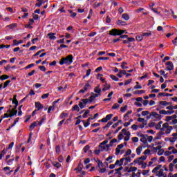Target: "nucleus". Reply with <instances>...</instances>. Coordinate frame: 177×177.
I'll use <instances>...</instances> for the list:
<instances>
[{"mask_svg": "<svg viewBox=\"0 0 177 177\" xmlns=\"http://www.w3.org/2000/svg\"><path fill=\"white\" fill-rule=\"evenodd\" d=\"M15 161V158H11L6 161V163L8 165H12L13 164V162Z\"/></svg>", "mask_w": 177, "mask_h": 177, "instance_id": "38", "label": "nucleus"}, {"mask_svg": "<svg viewBox=\"0 0 177 177\" xmlns=\"http://www.w3.org/2000/svg\"><path fill=\"white\" fill-rule=\"evenodd\" d=\"M131 140L133 142V143H138V142H139V138L138 137H133Z\"/></svg>", "mask_w": 177, "mask_h": 177, "instance_id": "49", "label": "nucleus"}, {"mask_svg": "<svg viewBox=\"0 0 177 177\" xmlns=\"http://www.w3.org/2000/svg\"><path fill=\"white\" fill-rule=\"evenodd\" d=\"M127 109H128V106L125 105L124 107L120 108V111L122 113H125V111H127Z\"/></svg>", "mask_w": 177, "mask_h": 177, "instance_id": "46", "label": "nucleus"}, {"mask_svg": "<svg viewBox=\"0 0 177 177\" xmlns=\"http://www.w3.org/2000/svg\"><path fill=\"white\" fill-rule=\"evenodd\" d=\"M81 110V108L77 104H75L72 108V111H77V113H80V111Z\"/></svg>", "mask_w": 177, "mask_h": 177, "instance_id": "14", "label": "nucleus"}, {"mask_svg": "<svg viewBox=\"0 0 177 177\" xmlns=\"http://www.w3.org/2000/svg\"><path fill=\"white\" fill-rule=\"evenodd\" d=\"M47 97H49V93L43 94L41 96V99H47Z\"/></svg>", "mask_w": 177, "mask_h": 177, "instance_id": "60", "label": "nucleus"}, {"mask_svg": "<svg viewBox=\"0 0 177 177\" xmlns=\"http://www.w3.org/2000/svg\"><path fill=\"white\" fill-rule=\"evenodd\" d=\"M133 162L138 163V165H143L144 162L142 161H140L139 159H135L133 160Z\"/></svg>", "mask_w": 177, "mask_h": 177, "instance_id": "43", "label": "nucleus"}, {"mask_svg": "<svg viewBox=\"0 0 177 177\" xmlns=\"http://www.w3.org/2000/svg\"><path fill=\"white\" fill-rule=\"evenodd\" d=\"M162 121H160L158 124L155 127L156 129H161V124H162Z\"/></svg>", "mask_w": 177, "mask_h": 177, "instance_id": "35", "label": "nucleus"}, {"mask_svg": "<svg viewBox=\"0 0 177 177\" xmlns=\"http://www.w3.org/2000/svg\"><path fill=\"white\" fill-rule=\"evenodd\" d=\"M118 140H122V139H124V135L122 134V133H120L118 136Z\"/></svg>", "mask_w": 177, "mask_h": 177, "instance_id": "55", "label": "nucleus"}, {"mask_svg": "<svg viewBox=\"0 0 177 177\" xmlns=\"http://www.w3.org/2000/svg\"><path fill=\"white\" fill-rule=\"evenodd\" d=\"M89 149H91V147L89 145H86L83 148V151H84V153H88V150H89Z\"/></svg>", "mask_w": 177, "mask_h": 177, "instance_id": "42", "label": "nucleus"}, {"mask_svg": "<svg viewBox=\"0 0 177 177\" xmlns=\"http://www.w3.org/2000/svg\"><path fill=\"white\" fill-rule=\"evenodd\" d=\"M122 74H123V75H125V74H127V71H125V70H120L119 71V73H118L116 75L119 78H122Z\"/></svg>", "mask_w": 177, "mask_h": 177, "instance_id": "12", "label": "nucleus"}, {"mask_svg": "<svg viewBox=\"0 0 177 177\" xmlns=\"http://www.w3.org/2000/svg\"><path fill=\"white\" fill-rule=\"evenodd\" d=\"M172 129H174V128L172 127V126H170L169 127H168V128L166 129V133H167V135L171 133V131H172Z\"/></svg>", "mask_w": 177, "mask_h": 177, "instance_id": "37", "label": "nucleus"}, {"mask_svg": "<svg viewBox=\"0 0 177 177\" xmlns=\"http://www.w3.org/2000/svg\"><path fill=\"white\" fill-rule=\"evenodd\" d=\"M13 146H15V142H12L8 145V147H7L6 149H7V151H8V150H9L10 149H12V147H13Z\"/></svg>", "mask_w": 177, "mask_h": 177, "instance_id": "54", "label": "nucleus"}, {"mask_svg": "<svg viewBox=\"0 0 177 177\" xmlns=\"http://www.w3.org/2000/svg\"><path fill=\"white\" fill-rule=\"evenodd\" d=\"M62 150L60 149V145H57L55 147V152L57 153V154H60Z\"/></svg>", "mask_w": 177, "mask_h": 177, "instance_id": "31", "label": "nucleus"}, {"mask_svg": "<svg viewBox=\"0 0 177 177\" xmlns=\"http://www.w3.org/2000/svg\"><path fill=\"white\" fill-rule=\"evenodd\" d=\"M169 169L170 172L174 171V164L173 163H170L169 165Z\"/></svg>", "mask_w": 177, "mask_h": 177, "instance_id": "48", "label": "nucleus"}, {"mask_svg": "<svg viewBox=\"0 0 177 177\" xmlns=\"http://www.w3.org/2000/svg\"><path fill=\"white\" fill-rule=\"evenodd\" d=\"M112 124H113V121L108 122V123L103 127V129H107V128H110Z\"/></svg>", "mask_w": 177, "mask_h": 177, "instance_id": "24", "label": "nucleus"}, {"mask_svg": "<svg viewBox=\"0 0 177 177\" xmlns=\"http://www.w3.org/2000/svg\"><path fill=\"white\" fill-rule=\"evenodd\" d=\"M109 59H110V57H100L99 58L97 59V60H109Z\"/></svg>", "mask_w": 177, "mask_h": 177, "instance_id": "53", "label": "nucleus"}, {"mask_svg": "<svg viewBox=\"0 0 177 177\" xmlns=\"http://www.w3.org/2000/svg\"><path fill=\"white\" fill-rule=\"evenodd\" d=\"M162 154H164V149H160L158 151V156H162Z\"/></svg>", "mask_w": 177, "mask_h": 177, "instance_id": "63", "label": "nucleus"}, {"mask_svg": "<svg viewBox=\"0 0 177 177\" xmlns=\"http://www.w3.org/2000/svg\"><path fill=\"white\" fill-rule=\"evenodd\" d=\"M141 114H142V115H143L145 117L146 115H149V114H150V111H143Z\"/></svg>", "mask_w": 177, "mask_h": 177, "instance_id": "47", "label": "nucleus"}, {"mask_svg": "<svg viewBox=\"0 0 177 177\" xmlns=\"http://www.w3.org/2000/svg\"><path fill=\"white\" fill-rule=\"evenodd\" d=\"M127 64H128V63H127V62H122L121 68H122V70H127V69L129 68V67L126 66Z\"/></svg>", "mask_w": 177, "mask_h": 177, "instance_id": "22", "label": "nucleus"}, {"mask_svg": "<svg viewBox=\"0 0 177 177\" xmlns=\"http://www.w3.org/2000/svg\"><path fill=\"white\" fill-rule=\"evenodd\" d=\"M122 19H124L126 21L129 20V15L127 13H124L122 15Z\"/></svg>", "mask_w": 177, "mask_h": 177, "instance_id": "26", "label": "nucleus"}, {"mask_svg": "<svg viewBox=\"0 0 177 177\" xmlns=\"http://www.w3.org/2000/svg\"><path fill=\"white\" fill-rule=\"evenodd\" d=\"M55 110V105H53V106H50L48 109V113H50L51 111H53Z\"/></svg>", "mask_w": 177, "mask_h": 177, "instance_id": "36", "label": "nucleus"}, {"mask_svg": "<svg viewBox=\"0 0 177 177\" xmlns=\"http://www.w3.org/2000/svg\"><path fill=\"white\" fill-rule=\"evenodd\" d=\"M142 37H151V32H143Z\"/></svg>", "mask_w": 177, "mask_h": 177, "instance_id": "40", "label": "nucleus"}, {"mask_svg": "<svg viewBox=\"0 0 177 177\" xmlns=\"http://www.w3.org/2000/svg\"><path fill=\"white\" fill-rule=\"evenodd\" d=\"M10 82V80L6 81L3 88L5 89V88H6V86H8L9 85Z\"/></svg>", "mask_w": 177, "mask_h": 177, "instance_id": "59", "label": "nucleus"}, {"mask_svg": "<svg viewBox=\"0 0 177 177\" xmlns=\"http://www.w3.org/2000/svg\"><path fill=\"white\" fill-rule=\"evenodd\" d=\"M136 40L138 41V42H140L143 41V36L142 35H138L136 37Z\"/></svg>", "mask_w": 177, "mask_h": 177, "instance_id": "25", "label": "nucleus"}, {"mask_svg": "<svg viewBox=\"0 0 177 177\" xmlns=\"http://www.w3.org/2000/svg\"><path fill=\"white\" fill-rule=\"evenodd\" d=\"M110 88H111V85L108 84V85L106 86V87H104V88L102 89V92H104V91H109V89H110Z\"/></svg>", "mask_w": 177, "mask_h": 177, "instance_id": "45", "label": "nucleus"}, {"mask_svg": "<svg viewBox=\"0 0 177 177\" xmlns=\"http://www.w3.org/2000/svg\"><path fill=\"white\" fill-rule=\"evenodd\" d=\"M118 29H112L109 31V35H113V37H117L118 35Z\"/></svg>", "mask_w": 177, "mask_h": 177, "instance_id": "7", "label": "nucleus"}, {"mask_svg": "<svg viewBox=\"0 0 177 177\" xmlns=\"http://www.w3.org/2000/svg\"><path fill=\"white\" fill-rule=\"evenodd\" d=\"M73 59L74 57H73V55H69L66 56V57H62L61 60L59 61L60 66H63L64 64H66L67 66H70L71 63H73Z\"/></svg>", "mask_w": 177, "mask_h": 177, "instance_id": "2", "label": "nucleus"}, {"mask_svg": "<svg viewBox=\"0 0 177 177\" xmlns=\"http://www.w3.org/2000/svg\"><path fill=\"white\" fill-rule=\"evenodd\" d=\"M162 135H165V133H164L162 131H160L159 133H158L157 136L153 139V140H157L161 139Z\"/></svg>", "mask_w": 177, "mask_h": 177, "instance_id": "13", "label": "nucleus"}, {"mask_svg": "<svg viewBox=\"0 0 177 177\" xmlns=\"http://www.w3.org/2000/svg\"><path fill=\"white\" fill-rule=\"evenodd\" d=\"M119 107H120V104H118V103H115L112 106V110H115V109H118Z\"/></svg>", "mask_w": 177, "mask_h": 177, "instance_id": "50", "label": "nucleus"}, {"mask_svg": "<svg viewBox=\"0 0 177 177\" xmlns=\"http://www.w3.org/2000/svg\"><path fill=\"white\" fill-rule=\"evenodd\" d=\"M89 113H91V111L86 110L84 112V113L82 115V118H86V117H88V114H89Z\"/></svg>", "mask_w": 177, "mask_h": 177, "instance_id": "34", "label": "nucleus"}, {"mask_svg": "<svg viewBox=\"0 0 177 177\" xmlns=\"http://www.w3.org/2000/svg\"><path fill=\"white\" fill-rule=\"evenodd\" d=\"M122 132L125 136V137H124V142H128L129 140V139H131V132L127 131L126 129H123L122 130Z\"/></svg>", "mask_w": 177, "mask_h": 177, "instance_id": "4", "label": "nucleus"}, {"mask_svg": "<svg viewBox=\"0 0 177 177\" xmlns=\"http://www.w3.org/2000/svg\"><path fill=\"white\" fill-rule=\"evenodd\" d=\"M132 153V151L131 149H128L124 154V157H127V156H131V153Z\"/></svg>", "mask_w": 177, "mask_h": 177, "instance_id": "57", "label": "nucleus"}, {"mask_svg": "<svg viewBox=\"0 0 177 177\" xmlns=\"http://www.w3.org/2000/svg\"><path fill=\"white\" fill-rule=\"evenodd\" d=\"M88 125H91V119H87L86 122L84 123V128H88Z\"/></svg>", "mask_w": 177, "mask_h": 177, "instance_id": "30", "label": "nucleus"}, {"mask_svg": "<svg viewBox=\"0 0 177 177\" xmlns=\"http://www.w3.org/2000/svg\"><path fill=\"white\" fill-rule=\"evenodd\" d=\"M68 12L71 14V17H72L73 19H74V17L77 16V12H73L71 10H68Z\"/></svg>", "mask_w": 177, "mask_h": 177, "instance_id": "28", "label": "nucleus"}, {"mask_svg": "<svg viewBox=\"0 0 177 177\" xmlns=\"http://www.w3.org/2000/svg\"><path fill=\"white\" fill-rule=\"evenodd\" d=\"M55 35H56V33L49 32L48 34V38H50V39H53V40L56 39V36H55Z\"/></svg>", "mask_w": 177, "mask_h": 177, "instance_id": "15", "label": "nucleus"}, {"mask_svg": "<svg viewBox=\"0 0 177 177\" xmlns=\"http://www.w3.org/2000/svg\"><path fill=\"white\" fill-rule=\"evenodd\" d=\"M147 159V156H142L141 157L137 158V160H142L143 161H145V160Z\"/></svg>", "mask_w": 177, "mask_h": 177, "instance_id": "58", "label": "nucleus"}, {"mask_svg": "<svg viewBox=\"0 0 177 177\" xmlns=\"http://www.w3.org/2000/svg\"><path fill=\"white\" fill-rule=\"evenodd\" d=\"M157 176L158 177L164 176V169H160L159 171V174H157Z\"/></svg>", "mask_w": 177, "mask_h": 177, "instance_id": "39", "label": "nucleus"}, {"mask_svg": "<svg viewBox=\"0 0 177 177\" xmlns=\"http://www.w3.org/2000/svg\"><path fill=\"white\" fill-rule=\"evenodd\" d=\"M135 41V38L133 37H127V41L129 42H133Z\"/></svg>", "mask_w": 177, "mask_h": 177, "instance_id": "61", "label": "nucleus"}, {"mask_svg": "<svg viewBox=\"0 0 177 177\" xmlns=\"http://www.w3.org/2000/svg\"><path fill=\"white\" fill-rule=\"evenodd\" d=\"M34 66H35V64H30L24 68V70H28V68H31V67H34Z\"/></svg>", "mask_w": 177, "mask_h": 177, "instance_id": "44", "label": "nucleus"}, {"mask_svg": "<svg viewBox=\"0 0 177 177\" xmlns=\"http://www.w3.org/2000/svg\"><path fill=\"white\" fill-rule=\"evenodd\" d=\"M161 167H162V165H158L156 167H155L153 170H152V173L155 174V172H157V171H158V169H160L161 168Z\"/></svg>", "mask_w": 177, "mask_h": 177, "instance_id": "29", "label": "nucleus"}, {"mask_svg": "<svg viewBox=\"0 0 177 177\" xmlns=\"http://www.w3.org/2000/svg\"><path fill=\"white\" fill-rule=\"evenodd\" d=\"M89 82H91V80L88 81V83H86L85 84V86H84V90L86 92V91H88V88H91V84H89Z\"/></svg>", "mask_w": 177, "mask_h": 177, "instance_id": "23", "label": "nucleus"}, {"mask_svg": "<svg viewBox=\"0 0 177 177\" xmlns=\"http://www.w3.org/2000/svg\"><path fill=\"white\" fill-rule=\"evenodd\" d=\"M105 118H106V120L108 121H110V120H111V118H113V114H108V115H106Z\"/></svg>", "mask_w": 177, "mask_h": 177, "instance_id": "51", "label": "nucleus"}, {"mask_svg": "<svg viewBox=\"0 0 177 177\" xmlns=\"http://www.w3.org/2000/svg\"><path fill=\"white\" fill-rule=\"evenodd\" d=\"M39 70H41V71H44V72L46 71V68H45L44 66H39Z\"/></svg>", "mask_w": 177, "mask_h": 177, "instance_id": "62", "label": "nucleus"}, {"mask_svg": "<svg viewBox=\"0 0 177 177\" xmlns=\"http://www.w3.org/2000/svg\"><path fill=\"white\" fill-rule=\"evenodd\" d=\"M141 139L140 140L142 143L144 145H147V138L145 137V134H141L140 136Z\"/></svg>", "mask_w": 177, "mask_h": 177, "instance_id": "9", "label": "nucleus"}, {"mask_svg": "<svg viewBox=\"0 0 177 177\" xmlns=\"http://www.w3.org/2000/svg\"><path fill=\"white\" fill-rule=\"evenodd\" d=\"M7 27L9 28H15V27H17V24H11L10 25H8Z\"/></svg>", "mask_w": 177, "mask_h": 177, "instance_id": "41", "label": "nucleus"}, {"mask_svg": "<svg viewBox=\"0 0 177 177\" xmlns=\"http://www.w3.org/2000/svg\"><path fill=\"white\" fill-rule=\"evenodd\" d=\"M44 50H45V49H41V50L37 51L35 55H33V57L39 56V55H41V53H42V52H44Z\"/></svg>", "mask_w": 177, "mask_h": 177, "instance_id": "32", "label": "nucleus"}, {"mask_svg": "<svg viewBox=\"0 0 177 177\" xmlns=\"http://www.w3.org/2000/svg\"><path fill=\"white\" fill-rule=\"evenodd\" d=\"M174 107H175V106L169 105V106L166 107V110H169V111L174 110V109H175Z\"/></svg>", "mask_w": 177, "mask_h": 177, "instance_id": "56", "label": "nucleus"}, {"mask_svg": "<svg viewBox=\"0 0 177 177\" xmlns=\"http://www.w3.org/2000/svg\"><path fill=\"white\" fill-rule=\"evenodd\" d=\"M8 78H9V76H8V75H3L0 76L1 81H5V80H8Z\"/></svg>", "mask_w": 177, "mask_h": 177, "instance_id": "27", "label": "nucleus"}, {"mask_svg": "<svg viewBox=\"0 0 177 177\" xmlns=\"http://www.w3.org/2000/svg\"><path fill=\"white\" fill-rule=\"evenodd\" d=\"M159 113H160V114H164L165 115H167V111L161 110V111H159Z\"/></svg>", "mask_w": 177, "mask_h": 177, "instance_id": "64", "label": "nucleus"}, {"mask_svg": "<svg viewBox=\"0 0 177 177\" xmlns=\"http://www.w3.org/2000/svg\"><path fill=\"white\" fill-rule=\"evenodd\" d=\"M109 77L111 80H113V81H115L116 82H118V81H120V79L114 75H110Z\"/></svg>", "mask_w": 177, "mask_h": 177, "instance_id": "20", "label": "nucleus"}, {"mask_svg": "<svg viewBox=\"0 0 177 177\" xmlns=\"http://www.w3.org/2000/svg\"><path fill=\"white\" fill-rule=\"evenodd\" d=\"M122 169H124V167H122V166H120V167H119L118 169H115V171H116L115 173V175H119V176H121V175H122L121 171H122Z\"/></svg>", "mask_w": 177, "mask_h": 177, "instance_id": "10", "label": "nucleus"}, {"mask_svg": "<svg viewBox=\"0 0 177 177\" xmlns=\"http://www.w3.org/2000/svg\"><path fill=\"white\" fill-rule=\"evenodd\" d=\"M35 107L37 109V111H39V110H42V109H44V105H42L39 102H36L35 103Z\"/></svg>", "mask_w": 177, "mask_h": 177, "instance_id": "6", "label": "nucleus"}, {"mask_svg": "<svg viewBox=\"0 0 177 177\" xmlns=\"http://www.w3.org/2000/svg\"><path fill=\"white\" fill-rule=\"evenodd\" d=\"M137 85L134 86L135 89H142V86L139 85V82H136Z\"/></svg>", "mask_w": 177, "mask_h": 177, "instance_id": "52", "label": "nucleus"}, {"mask_svg": "<svg viewBox=\"0 0 177 177\" xmlns=\"http://www.w3.org/2000/svg\"><path fill=\"white\" fill-rule=\"evenodd\" d=\"M8 153V149H3L0 153V160H2V158L4 157L5 154Z\"/></svg>", "mask_w": 177, "mask_h": 177, "instance_id": "17", "label": "nucleus"}, {"mask_svg": "<svg viewBox=\"0 0 177 177\" xmlns=\"http://www.w3.org/2000/svg\"><path fill=\"white\" fill-rule=\"evenodd\" d=\"M53 167H55V168H57V169H59V168H60V167H62V164H60L58 162H52Z\"/></svg>", "mask_w": 177, "mask_h": 177, "instance_id": "19", "label": "nucleus"}, {"mask_svg": "<svg viewBox=\"0 0 177 177\" xmlns=\"http://www.w3.org/2000/svg\"><path fill=\"white\" fill-rule=\"evenodd\" d=\"M142 150H143V145H141V146L138 147L136 149L137 156H140V153H142Z\"/></svg>", "mask_w": 177, "mask_h": 177, "instance_id": "16", "label": "nucleus"}, {"mask_svg": "<svg viewBox=\"0 0 177 177\" xmlns=\"http://www.w3.org/2000/svg\"><path fill=\"white\" fill-rule=\"evenodd\" d=\"M66 117H68V113L66 112H62L59 115V118H61V120H64Z\"/></svg>", "mask_w": 177, "mask_h": 177, "instance_id": "18", "label": "nucleus"}, {"mask_svg": "<svg viewBox=\"0 0 177 177\" xmlns=\"http://www.w3.org/2000/svg\"><path fill=\"white\" fill-rule=\"evenodd\" d=\"M95 98L93 95L90 96L88 99H82L81 102H79V107H80V109H85L86 104H88V103H91L92 102H93V100H95Z\"/></svg>", "mask_w": 177, "mask_h": 177, "instance_id": "1", "label": "nucleus"}, {"mask_svg": "<svg viewBox=\"0 0 177 177\" xmlns=\"http://www.w3.org/2000/svg\"><path fill=\"white\" fill-rule=\"evenodd\" d=\"M151 120H153V118H155L156 120H157V121H160L161 118H162V115L157 113V112L156 111L151 112Z\"/></svg>", "mask_w": 177, "mask_h": 177, "instance_id": "3", "label": "nucleus"}, {"mask_svg": "<svg viewBox=\"0 0 177 177\" xmlns=\"http://www.w3.org/2000/svg\"><path fill=\"white\" fill-rule=\"evenodd\" d=\"M165 64L166 66H167L166 67V70H167L168 71H172V70H174V63H172V62L169 61L166 62Z\"/></svg>", "mask_w": 177, "mask_h": 177, "instance_id": "5", "label": "nucleus"}, {"mask_svg": "<svg viewBox=\"0 0 177 177\" xmlns=\"http://www.w3.org/2000/svg\"><path fill=\"white\" fill-rule=\"evenodd\" d=\"M117 24L118 26H127V22L119 19L118 20Z\"/></svg>", "mask_w": 177, "mask_h": 177, "instance_id": "21", "label": "nucleus"}, {"mask_svg": "<svg viewBox=\"0 0 177 177\" xmlns=\"http://www.w3.org/2000/svg\"><path fill=\"white\" fill-rule=\"evenodd\" d=\"M95 93H98L99 95H102V89H100V85L98 84L95 88H94Z\"/></svg>", "mask_w": 177, "mask_h": 177, "instance_id": "8", "label": "nucleus"}, {"mask_svg": "<svg viewBox=\"0 0 177 177\" xmlns=\"http://www.w3.org/2000/svg\"><path fill=\"white\" fill-rule=\"evenodd\" d=\"M46 120V117H44L41 118V120H40V122H37V125H42V124H44V121Z\"/></svg>", "mask_w": 177, "mask_h": 177, "instance_id": "33", "label": "nucleus"}, {"mask_svg": "<svg viewBox=\"0 0 177 177\" xmlns=\"http://www.w3.org/2000/svg\"><path fill=\"white\" fill-rule=\"evenodd\" d=\"M37 126H38V121H35L30 124V126L29 127V130L32 131L35 128V127H37Z\"/></svg>", "mask_w": 177, "mask_h": 177, "instance_id": "11", "label": "nucleus"}]
</instances>
